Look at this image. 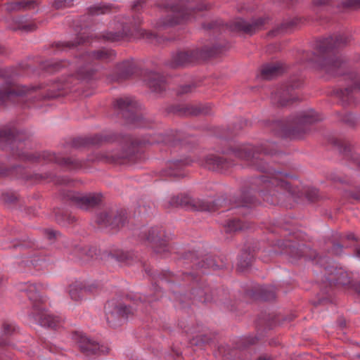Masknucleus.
<instances>
[{
	"instance_id": "nucleus-1",
	"label": "nucleus",
	"mask_w": 360,
	"mask_h": 360,
	"mask_svg": "<svg viewBox=\"0 0 360 360\" xmlns=\"http://www.w3.org/2000/svg\"><path fill=\"white\" fill-rule=\"evenodd\" d=\"M274 147V143H266L257 148L248 146L233 150V155L235 157L250 162V165L256 169L264 173V174L252 179L251 189L262 193L264 199L271 203H276L277 202L273 199H269L270 196L277 198L278 195L283 191L294 194L290 183L286 180L287 175L280 172H271V169L264 165L263 159L260 158L262 153L274 155L273 149Z\"/></svg>"
},
{
	"instance_id": "nucleus-2",
	"label": "nucleus",
	"mask_w": 360,
	"mask_h": 360,
	"mask_svg": "<svg viewBox=\"0 0 360 360\" xmlns=\"http://www.w3.org/2000/svg\"><path fill=\"white\" fill-rule=\"evenodd\" d=\"M115 53L112 50L101 49L82 56L76 64H70L67 61H60L52 65L54 71H59L61 68L70 67V69H77L76 77L79 79H86L91 75V70L86 65L96 60H108L112 59Z\"/></svg>"
},
{
	"instance_id": "nucleus-3",
	"label": "nucleus",
	"mask_w": 360,
	"mask_h": 360,
	"mask_svg": "<svg viewBox=\"0 0 360 360\" xmlns=\"http://www.w3.org/2000/svg\"><path fill=\"white\" fill-rule=\"evenodd\" d=\"M143 305L142 302L139 303L122 302L117 300L108 301L105 306V319L110 327H117L122 324L124 319L133 316Z\"/></svg>"
},
{
	"instance_id": "nucleus-4",
	"label": "nucleus",
	"mask_w": 360,
	"mask_h": 360,
	"mask_svg": "<svg viewBox=\"0 0 360 360\" xmlns=\"http://www.w3.org/2000/svg\"><path fill=\"white\" fill-rule=\"evenodd\" d=\"M320 120L315 112L311 110L302 112L296 117H290L287 121V131L294 138H300L302 134L306 131L309 124Z\"/></svg>"
},
{
	"instance_id": "nucleus-5",
	"label": "nucleus",
	"mask_w": 360,
	"mask_h": 360,
	"mask_svg": "<svg viewBox=\"0 0 360 360\" xmlns=\"http://www.w3.org/2000/svg\"><path fill=\"white\" fill-rule=\"evenodd\" d=\"M116 106L122 112L127 122L136 127H143V117L137 112L138 103L132 98H120L116 101Z\"/></svg>"
},
{
	"instance_id": "nucleus-6",
	"label": "nucleus",
	"mask_w": 360,
	"mask_h": 360,
	"mask_svg": "<svg viewBox=\"0 0 360 360\" xmlns=\"http://www.w3.org/2000/svg\"><path fill=\"white\" fill-rule=\"evenodd\" d=\"M72 338L79 346L81 351L86 355L99 354L108 352L106 347L100 345L97 342L91 340L82 332H74L72 335Z\"/></svg>"
},
{
	"instance_id": "nucleus-7",
	"label": "nucleus",
	"mask_w": 360,
	"mask_h": 360,
	"mask_svg": "<svg viewBox=\"0 0 360 360\" xmlns=\"http://www.w3.org/2000/svg\"><path fill=\"white\" fill-rule=\"evenodd\" d=\"M168 12L167 18H161L157 22L158 28H167L188 20L191 9L182 6H171Z\"/></svg>"
},
{
	"instance_id": "nucleus-8",
	"label": "nucleus",
	"mask_w": 360,
	"mask_h": 360,
	"mask_svg": "<svg viewBox=\"0 0 360 360\" xmlns=\"http://www.w3.org/2000/svg\"><path fill=\"white\" fill-rule=\"evenodd\" d=\"M173 200L175 201V203L184 206L191 210L207 212L217 210L221 201L220 199L213 201L211 200L193 199L188 197H185L180 200L179 197H176Z\"/></svg>"
},
{
	"instance_id": "nucleus-9",
	"label": "nucleus",
	"mask_w": 360,
	"mask_h": 360,
	"mask_svg": "<svg viewBox=\"0 0 360 360\" xmlns=\"http://www.w3.org/2000/svg\"><path fill=\"white\" fill-rule=\"evenodd\" d=\"M30 319L43 327L56 329L61 325V319L49 311L34 306V311L30 314Z\"/></svg>"
},
{
	"instance_id": "nucleus-10",
	"label": "nucleus",
	"mask_w": 360,
	"mask_h": 360,
	"mask_svg": "<svg viewBox=\"0 0 360 360\" xmlns=\"http://www.w3.org/2000/svg\"><path fill=\"white\" fill-rule=\"evenodd\" d=\"M67 197L80 209L87 210L99 205L101 202V195L96 193H77L69 192Z\"/></svg>"
},
{
	"instance_id": "nucleus-11",
	"label": "nucleus",
	"mask_w": 360,
	"mask_h": 360,
	"mask_svg": "<svg viewBox=\"0 0 360 360\" xmlns=\"http://www.w3.org/2000/svg\"><path fill=\"white\" fill-rule=\"evenodd\" d=\"M146 239L150 242L154 251L162 257H165L169 251L167 242L162 239V233L158 228H151L148 231Z\"/></svg>"
},
{
	"instance_id": "nucleus-12",
	"label": "nucleus",
	"mask_w": 360,
	"mask_h": 360,
	"mask_svg": "<svg viewBox=\"0 0 360 360\" xmlns=\"http://www.w3.org/2000/svg\"><path fill=\"white\" fill-rule=\"evenodd\" d=\"M125 212H121L115 214L112 212H101L96 217V221L98 224L104 226H112L118 228L123 226L126 220Z\"/></svg>"
},
{
	"instance_id": "nucleus-13",
	"label": "nucleus",
	"mask_w": 360,
	"mask_h": 360,
	"mask_svg": "<svg viewBox=\"0 0 360 360\" xmlns=\"http://www.w3.org/2000/svg\"><path fill=\"white\" fill-rule=\"evenodd\" d=\"M348 41L349 39L347 37L340 34L330 37L318 42L316 45L317 51L321 54L326 53L335 48H339L346 44Z\"/></svg>"
},
{
	"instance_id": "nucleus-14",
	"label": "nucleus",
	"mask_w": 360,
	"mask_h": 360,
	"mask_svg": "<svg viewBox=\"0 0 360 360\" xmlns=\"http://www.w3.org/2000/svg\"><path fill=\"white\" fill-rule=\"evenodd\" d=\"M201 165L211 170L223 172L231 167L232 163L221 155L210 154L205 158Z\"/></svg>"
},
{
	"instance_id": "nucleus-15",
	"label": "nucleus",
	"mask_w": 360,
	"mask_h": 360,
	"mask_svg": "<svg viewBox=\"0 0 360 360\" xmlns=\"http://www.w3.org/2000/svg\"><path fill=\"white\" fill-rule=\"evenodd\" d=\"M265 23V20L263 18H258L257 20L248 22L243 19L236 20L234 23V29L238 31H242L246 34H252L255 32L262 29Z\"/></svg>"
},
{
	"instance_id": "nucleus-16",
	"label": "nucleus",
	"mask_w": 360,
	"mask_h": 360,
	"mask_svg": "<svg viewBox=\"0 0 360 360\" xmlns=\"http://www.w3.org/2000/svg\"><path fill=\"white\" fill-rule=\"evenodd\" d=\"M146 85L154 91H160L164 86V78L155 72H146L143 77Z\"/></svg>"
},
{
	"instance_id": "nucleus-17",
	"label": "nucleus",
	"mask_w": 360,
	"mask_h": 360,
	"mask_svg": "<svg viewBox=\"0 0 360 360\" xmlns=\"http://www.w3.org/2000/svg\"><path fill=\"white\" fill-rule=\"evenodd\" d=\"M195 58L193 51H180L172 56L169 65L173 68L183 66L192 63Z\"/></svg>"
},
{
	"instance_id": "nucleus-18",
	"label": "nucleus",
	"mask_w": 360,
	"mask_h": 360,
	"mask_svg": "<svg viewBox=\"0 0 360 360\" xmlns=\"http://www.w3.org/2000/svg\"><path fill=\"white\" fill-rule=\"evenodd\" d=\"M284 67L281 63H272L264 65L261 70L262 77L265 79H271L284 72Z\"/></svg>"
},
{
	"instance_id": "nucleus-19",
	"label": "nucleus",
	"mask_w": 360,
	"mask_h": 360,
	"mask_svg": "<svg viewBox=\"0 0 360 360\" xmlns=\"http://www.w3.org/2000/svg\"><path fill=\"white\" fill-rule=\"evenodd\" d=\"M189 165V162L186 160H174L168 162L167 167L165 173L167 176L174 177H183L185 176V173L183 170L184 167Z\"/></svg>"
},
{
	"instance_id": "nucleus-20",
	"label": "nucleus",
	"mask_w": 360,
	"mask_h": 360,
	"mask_svg": "<svg viewBox=\"0 0 360 360\" xmlns=\"http://www.w3.org/2000/svg\"><path fill=\"white\" fill-rule=\"evenodd\" d=\"M0 142L2 143L12 145V150L16 144L19 147L22 143L17 137L15 130L11 128H4L0 130Z\"/></svg>"
},
{
	"instance_id": "nucleus-21",
	"label": "nucleus",
	"mask_w": 360,
	"mask_h": 360,
	"mask_svg": "<svg viewBox=\"0 0 360 360\" xmlns=\"http://www.w3.org/2000/svg\"><path fill=\"white\" fill-rule=\"evenodd\" d=\"M342 64V61L337 58H327L324 60L323 63L321 65V69L328 74L338 75L341 74L340 69Z\"/></svg>"
},
{
	"instance_id": "nucleus-22",
	"label": "nucleus",
	"mask_w": 360,
	"mask_h": 360,
	"mask_svg": "<svg viewBox=\"0 0 360 360\" xmlns=\"http://www.w3.org/2000/svg\"><path fill=\"white\" fill-rule=\"evenodd\" d=\"M43 158L47 159L49 161L56 162L58 164L68 166L70 169H75L80 167V164L72 158H61L54 153H46L43 155Z\"/></svg>"
},
{
	"instance_id": "nucleus-23",
	"label": "nucleus",
	"mask_w": 360,
	"mask_h": 360,
	"mask_svg": "<svg viewBox=\"0 0 360 360\" xmlns=\"http://www.w3.org/2000/svg\"><path fill=\"white\" fill-rule=\"evenodd\" d=\"M30 91V89L26 86H22L18 90L10 89L6 87L0 91V103H5L13 96H22L27 94Z\"/></svg>"
},
{
	"instance_id": "nucleus-24",
	"label": "nucleus",
	"mask_w": 360,
	"mask_h": 360,
	"mask_svg": "<svg viewBox=\"0 0 360 360\" xmlns=\"http://www.w3.org/2000/svg\"><path fill=\"white\" fill-rule=\"evenodd\" d=\"M299 86V84L291 85L290 89H287L286 91H283L277 98V95H275L273 98L275 102H277L281 106L288 105L290 103L295 101L297 97L295 96L291 90L294 88Z\"/></svg>"
},
{
	"instance_id": "nucleus-25",
	"label": "nucleus",
	"mask_w": 360,
	"mask_h": 360,
	"mask_svg": "<svg viewBox=\"0 0 360 360\" xmlns=\"http://www.w3.org/2000/svg\"><path fill=\"white\" fill-rule=\"evenodd\" d=\"M91 291V287L82 286L81 284H73L70 286L69 293L72 300L79 301L84 297L86 292Z\"/></svg>"
},
{
	"instance_id": "nucleus-26",
	"label": "nucleus",
	"mask_w": 360,
	"mask_h": 360,
	"mask_svg": "<svg viewBox=\"0 0 360 360\" xmlns=\"http://www.w3.org/2000/svg\"><path fill=\"white\" fill-rule=\"evenodd\" d=\"M19 290L24 292L32 301H37L39 298L38 290L35 285L23 283L19 285Z\"/></svg>"
},
{
	"instance_id": "nucleus-27",
	"label": "nucleus",
	"mask_w": 360,
	"mask_h": 360,
	"mask_svg": "<svg viewBox=\"0 0 360 360\" xmlns=\"http://www.w3.org/2000/svg\"><path fill=\"white\" fill-rule=\"evenodd\" d=\"M32 4V1L30 0L12 1L6 4V9L12 11L29 8L31 7Z\"/></svg>"
},
{
	"instance_id": "nucleus-28",
	"label": "nucleus",
	"mask_w": 360,
	"mask_h": 360,
	"mask_svg": "<svg viewBox=\"0 0 360 360\" xmlns=\"http://www.w3.org/2000/svg\"><path fill=\"white\" fill-rule=\"evenodd\" d=\"M249 226L239 219L229 220L226 224V230L229 232H233L248 229Z\"/></svg>"
},
{
	"instance_id": "nucleus-29",
	"label": "nucleus",
	"mask_w": 360,
	"mask_h": 360,
	"mask_svg": "<svg viewBox=\"0 0 360 360\" xmlns=\"http://www.w3.org/2000/svg\"><path fill=\"white\" fill-rule=\"evenodd\" d=\"M15 330L14 326L11 324H4V338H0V345L4 346V345H8L9 341H8V337L13 333V332Z\"/></svg>"
},
{
	"instance_id": "nucleus-30",
	"label": "nucleus",
	"mask_w": 360,
	"mask_h": 360,
	"mask_svg": "<svg viewBox=\"0 0 360 360\" xmlns=\"http://www.w3.org/2000/svg\"><path fill=\"white\" fill-rule=\"evenodd\" d=\"M118 68L123 77H128L133 72L132 64L129 61H125L119 65Z\"/></svg>"
},
{
	"instance_id": "nucleus-31",
	"label": "nucleus",
	"mask_w": 360,
	"mask_h": 360,
	"mask_svg": "<svg viewBox=\"0 0 360 360\" xmlns=\"http://www.w3.org/2000/svg\"><path fill=\"white\" fill-rule=\"evenodd\" d=\"M337 284L341 285H347L350 283V278L347 274L343 271H339L338 273V277L335 279Z\"/></svg>"
},
{
	"instance_id": "nucleus-32",
	"label": "nucleus",
	"mask_w": 360,
	"mask_h": 360,
	"mask_svg": "<svg viewBox=\"0 0 360 360\" xmlns=\"http://www.w3.org/2000/svg\"><path fill=\"white\" fill-rule=\"evenodd\" d=\"M134 254L130 252H120L115 255L116 259L121 262L129 263V260L132 259Z\"/></svg>"
},
{
	"instance_id": "nucleus-33",
	"label": "nucleus",
	"mask_w": 360,
	"mask_h": 360,
	"mask_svg": "<svg viewBox=\"0 0 360 360\" xmlns=\"http://www.w3.org/2000/svg\"><path fill=\"white\" fill-rule=\"evenodd\" d=\"M360 91V83L355 84V85L352 87L346 88L343 91H342L341 94L342 96H347L349 97L350 94H352L353 93H356L357 91ZM349 98H346V101H349Z\"/></svg>"
},
{
	"instance_id": "nucleus-34",
	"label": "nucleus",
	"mask_w": 360,
	"mask_h": 360,
	"mask_svg": "<svg viewBox=\"0 0 360 360\" xmlns=\"http://www.w3.org/2000/svg\"><path fill=\"white\" fill-rule=\"evenodd\" d=\"M276 297V293L273 288H269V289L266 290L263 295V297L266 300H274Z\"/></svg>"
},
{
	"instance_id": "nucleus-35",
	"label": "nucleus",
	"mask_w": 360,
	"mask_h": 360,
	"mask_svg": "<svg viewBox=\"0 0 360 360\" xmlns=\"http://www.w3.org/2000/svg\"><path fill=\"white\" fill-rule=\"evenodd\" d=\"M319 196V191L316 189H311L307 191V198L311 200L314 201Z\"/></svg>"
},
{
	"instance_id": "nucleus-36",
	"label": "nucleus",
	"mask_w": 360,
	"mask_h": 360,
	"mask_svg": "<svg viewBox=\"0 0 360 360\" xmlns=\"http://www.w3.org/2000/svg\"><path fill=\"white\" fill-rule=\"evenodd\" d=\"M195 89L193 84H186L180 87L179 90V94H187L191 92Z\"/></svg>"
},
{
	"instance_id": "nucleus-37",
	"label": "nucleus",
	"mask_w": 360,
	"mask_h": 360,
	"mask_svg": "<svg viewBox=\"0 0 360 360\" xmlns=\"http://www.w3.org/2000/svg\"><path fill=\"white\" fill-rule=\"evenodd\" d=\"M200 112H204V111L196 106L192 105L188 108V113L190 115H197ZM205 113H207V112L205 111Z\"/></svg>"
},
{
	"instance_id": "nucleus-38",
	"label": "nucleus",
	"mask_w": 360,
	"mask_h": 360,
	"mask_svg": "<svg viewBox=\"0 0 360 360\" xmlns=\"http://www.w3.org/2000/svg\"><path fill=\"white\" fill-rule=\"evenodd\" d=\"M126 33H110V36H108V39L111 41H118L123 38Z\"/></svg>"
},
{
	"instance_id": "nucleus-39",
	"label": "nucleus",
	"mask_w": 360,
	"mask_h": 360,
	"mask_svg": "<svg viewBox=\"0 0 360 360\" xmlns=\"http://www.w3.org/2000/svg\"><path fill=\"white\" fill-rule=\"evenodd\" d=\"M4 200L7 202H13L17 200V196L13 194L6 193L3 195Z\"/></svg>"
},
{
	"instance_id": "nucleus-40",
	"label": "nucleus",
	"mask_w": 360,
	"mask_h": 360,
	"mask_svg": "<svg viewBox=\"0 0 360 360\" xmlns=\"http://www.w3.org/2000/svg\"><path fill=\"white\" fill-rule=\"evenodd\" d=\"M143 37H146V39H148L151 42H154L157 39V36L155 35L153 33L148 32L146 31H143L141 33Z\"/></svg>"
},
{
	"instance_id": "nucleus-41",
	"label": "nucleus",
	"mask_w": 360,
	"mask_h": 360,
	"mask_svg": "<svg viewBox=\"0 0 360 360\" xmlns=\"http://www.w3.org/2000/svg\"><path fill=\"white\" fill-rule=\"evenodd\" d=\"M343 247L339 243H335L333 245L332 252L335 255H340L342 252Z\"/></svg>"
},
{
	"instance_id": "nucleus-42",
	"label": "nucleus",
	"mask_w": 360,
	"mask_h": 360,
	"mask_svg": "<svg viewBox=\"0 0 360 360\" xmlns=\"http://www.w3.org/2000/svg\"><path fill=\"white\" fill-rule=\"evenodd\" d=\"M253 202L252 197H247L245 196V194H244L243 199V203L240 204V206H246L248 204H250Z\"/></svg>"
},
{
	"instance_id": "nucleus-43",
	"label": "nucleus",
	"mask_w": 360,
	"mask_h": 360,
	"mask_svg": "<svg viewBox=\"0 0 360 360\" xmlns=\"http://www.w3.org/2000/svg\"><path fill=\"white\" fill-rule=\"evenodd\" d=\"M84 41L83 40V39L82 37H79L76 43L68 41V42H65V44L66 46L71 48V47H74V46H77V44L83 43Z\"/></svg>"
},
{
	"instance_id": "nucleus-44",
	"label": "nucleus",
	"mask_w": 360,
	"mask_h": 360,
	"mask_svg": "<svg viewBox=\"0 0 360 360\" xmlns=\"http://www.w3.org/2000/svg\"><path fill=\"white\" fill-rule=\"evenodd\" d=\"M313 2L315 5L322 6L326 4L328 0H313Z\"/></svg>"
},
{
	"instance_id": "nucleus-45",
	"label": "nucleus",
	"mask_w": 360,
	"mask_h": 360,
	"mask_svg": "<svg viewBox=\"0 0 360 360\" xmlns=\"http://www.w3.org/2000/svg\"><path fill=\"white\" fill-rule=\"evenodd\" d=\"M17 155L22 159H29V160H31L32 159V158L30 155H27V154H25V153H17Z\"/></svg>"
},
{
	"instance_id": "nucleus-46",
	"label": "nucleus",
	"mask_w": 360,
	"mask_h": 360,
	"mask_svg": "<svg viewBox=\"0 0 360 360\" xmlns=\"http://www.w3.org/2000/svg\"><path fill=\"white\" fill-rule=\"evenodd\" d=\"M201 266L202 267H204V266L213 267L214 266V263H213L212 259H210V262H208V263H205L204 262L202 264H201Z\"/></svg>"
},
{
	"instance_id": "nucleus-47",
	"label": "nucleus",
	"mask_w": 360,
	"mask_h": 360,
	"mask_svg": "<svg viewBox=\"0 0 360 360\" xmlns=\"http://www.w3.org/2000/svg\"><path fill=\"white\" fill-rule=\"evenodd\" d=\"M359 3V0H350L349 1L347 2V6H353L356 4Z\"/></svg>"
},
{
	"instance_id": "nucleus-48",
	"label": "nucleus",
	"mask_w": 360,
	"mask_h": 360,
	"mask_svg": "<svg viewBox=\"0 0 360 360\" xmlns=\"http://www.w3.org/2000/svg\"><path fill=\"white\" fill-rule=\"evenodd\" d=\"M72 79H73V76H71V77H70V78H69V79L65 82V84H64V86H64L63 88H64V89H67V88H68V87H69V86H68V82H69V81H70V82H72Z\"/></svg>"
},
{
	"instance_id": "nucleus-49",
	"label": "nucleus",
	"mask_w": 360,
	"mask_h": 360,
	"mask_svg": "<svg viewBox=\"0 0 360 360\" xmlns=\"http://www.w3.org/2000/svg\"><path fill=\"white\" fill-rule=\"evenodd\" d=\"M345 237L348 240H355V237H354V235L353 233H349Z\"/></svg>"
},
{
	"instance_id": "nucleus-50",
	"label": "nucleus",
	"mask_w": 360,
	"mask_h": 360,
	"mask_svg": "<svg viewBox=\"0 0 360 360\" xmlns=\"http://www.w3.org/2000/svg\"><path fill=\"white\" fill-rule=\"evenodd\" d=\"M6 76H7V73H6V70H0V77H5Z\"/></svg>"
},
{
	"instance_id": "nucleus-51",
	"label": "nucleus",
	"mask_w": 360,
	"mask_h": 360,
	"mask_svg": "<svg viewBox=\"0 0 360 360\" xmlns=\"http://www.w3.org/2000/svg\"><path fill=\"white\" fill-rule=\"evenodd\" d=\"M25 28L26 30L31 31V30H34V25H28V26H26Z\"/></svg>"
},
{
	"instance_id": "nucleus-52",
	"label": "nucleus",
	"mask_w": 360,
	"mask_h": 360,
	"mask_svg": "<svg viewBox=\"0 0 360 360\" xmlns=\"http://www.w3.org/2000/svg\"><path fill=\"white\" fill-rule=\"evenodd\" d=\"M356 257L360 259V248H359L356 250Z\"/></svg>"
},
{
	"instance_id": "nucleus-53",
	"label": "nucleus",
	"mask_w": 360,
	"mask_h": 360,
	"mask_svg": "<svg viewBox=\"0 0 360 360\" xmlns=\"http://www.w3.org/2000/svg\"><path fill=\"white\" fill-rule=\"evenodd\" d=\"M49 234H50V238L56 237V232H53V231H49Z\"/></svg>"
},
{
	"instance_id": "nucleus-54",
	"label": "nucleus",
	"mask_w": 360,
	"mask_h": 360,
	"mask_svg": "<svg viewBox=\"0 0 360 360\" xmlns=\"http://www.w3.org/2000/svg\"><path fill=\"white\" fill-rule=\"evenodd\" d=\"M258 360H270L268 357L266 356H261L259 358Z\"/></svg>"
},
{
	"instance_id": "nucleus-55",
	"label": "nucleus",
	"mask_w": 360,
	"mask_h": 360,
	"mask_svg": "<svg viewBox=\"0 0 360 360\" xmlns=\"http://www.w3.org/2000/svg\"><path fill=\"white\" fill-rule=\"evenodd\" d=\"M60 184H67L68 183V181L67 179H63L61 181L59 182Z\"/></svg>"
},
{
	"instance_id": "nucleus-56",
	"label": "nucleus",
	"mask_w": 360,
	"mask_h": 360,
	"mask_svg": "<svg viewBox=\"0 0 360 360\" xmlns=\"http://www.w3.org/2000/svg\"><path fill=\"white\" fill-rule=\"evenodd\" d=\"M66 0H59L56 2L57 4H62L63 2H65Z\"/></svg>"
},
{
	"instance_id": "nucleus-57",
	"label": "nucleus",
	"mask_w": 360,
	"mask_h": 360,
	"mask_svg": "<svg viewBox=\"0 0 360 360\" xmlns=\"http://www.w3.org/2000/svg\"><path fill=\"white\" fill-rule=\"evenodd\" d=\"M291 246H292L291 245H285L286 248L288 247L290 249L289 253H292V251L291 250V248H292Z\"/></svg>"
},
{
	"instance_id": "nucleus-58",
	"label": "nucleus",
	"mask_w": 360,
	"mask_h": 360,
	"mask_svg": "<svg viewBox=\"0 0 360 360\" xmlns=\"http://www.w3.org/2000/svg\"><path fill=\"white\" fill-rule=\"evenodd\" d=\"M238 266H239V267L241 269V270H242L244 267H245V265H243V264H242V262H240V263L238 264Z\"/></svg>"
},
{
	"instance_id": "nucleus-59",
	"label": "nucleus",
	"mask_w": 360,
	"mask_h": 360,
	"mask_svg": "<svg viewBox=\"0 0 360 360\" xmlns=\"http://www.w3.org/2000/svg\"><path fill=\"white\" fill-rule=\"evenodd\" d=\"M105 13V11H103V10H102V11H98V12H97V13Z\"/></svg>"
},
{
	"instance_id": "nucleus-60",
	"label": "nucleus",
	"mask_w": 360,
	"mask_h": 360,
	"mask_svg": "<svg viewBox=\"0 0 360 360\" xmlns=\"http://www.w3.org/2000/svg\"><path fill=\"white\" fill-rule=\"evenodd\" d=\"M357 164H358V166H359V169H360V160H359V162H358V163H357Z\"/></svg>"
},
{
	"instance_id": "nucleus-61",
	"label": "nucleus",
	"mask_w": 360,
	"mask_h": 360,
	"mask_svg": "<svg viewBox=\"0 0 360 360\" xmlns=\"http://www.w3.org/2000/svg\"><path fill=\"white\" fill-rule=\"evenodd\" d=\"M124 158L123 156H121V157H118L117 158L118 159V158Z\"/></svg>"
},
{
	"instance_id": "nucleus-62",
	"label": "nucleus",
	"mask_w": 360,
	"mask_h": 360,
	"mask_svg": "<svg viewBox=\"0 0 360 360\" xmlns=\"http://www.w3.org/2000/svg\"><path fill=\"white\" fill-rule=\"evenodd\" d=\"M358 357L360 358V355H358Z\"/></svg>"
},
{
	"instance_id": "nucleus-63",
	"label": "nucleus",
	"mask_w": 360,
	"mask_h": 360,
	"mask_svg": "<svg viewBox=\"0 0 360 360\" xmlns=\"http://www.w3.org/2000/svg\"><path fill=\"white\" fill-rule=\"evenodd\" d=\"M359 293H360V290H359Z\"/></svg>"
}]
</instances>
